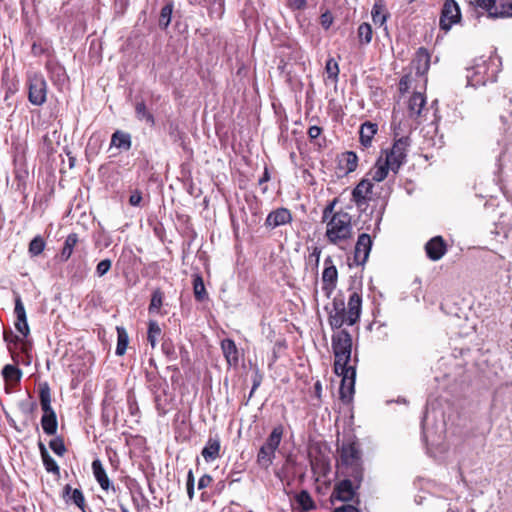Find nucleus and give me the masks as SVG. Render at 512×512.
I'll list each match as a JSON object with an SVG mask.
<instances>
[{"instance_id":"40","label":"nucleus","mask_w":512,"mask_h":512,"mask_svg":"<svg viewBox=\"0 0 512 512\" xmlns=\"http://www.w3.org/2000/svg\"><path fill=\"white\" fill-rule=\"evenodd\" d=\"M2 376L6 382H19L22 373L16 366L7 364L2 369Z\"/></svg>"},{"instance_id":"12","label":"nucleus","mask_w":512,"mask_h":512,"mask_svg":"<svg viewBox=\"0 0 512 512\" xmlns=\"http://www.w3.org/2000/svg\"><path fill=\"white\" fill-rule=\"evenodd\" d=\"M342 377L340 385V398L342 402L349 403L355 392L356 367L343 368L335 372Z\"/></svg>"},{"instance_id":"13","label":"nucleus","mask_w":512,"mask_h":512,"mask_svg":"<svg viewBox=\"0 0 512 512\" xmlns=\"http://www.w3.org/2000/svg\"><path fill=\"white\" fill-rule=\"evenodd\" d=\"M324 270L322 272V290L325 296L329 298L336 288L338 272L336 267L332 263L331 257H327L324 261Z\"/></svg>"},{"instance_id":"54","label":"nucleus","mask_w":512,"mask_h":512,"mask_svg":"<svg viewBox=\"0 0 512 512\" xmlns=\"http://www.w3.org/2000/svg\"><path fill=\"white\" fill-rule=\"evenodd\" d=\"M142 201V193L139 190H135L129 197V204L131 206H139Z\"/></svg>"},{"instance_id":"59","label":"nucleus","mask_w":512,"mask_h":512,"mask_svg":"<svg viewBox=\"0 0 512 512\" xmlns=\"http://www.w3.org/2000/svg\"><path fill=\"white\" fill-rule=\"evenodd\" d=\"M270 180V173L268 171V168L265 167L262 177L259 179L258 183L259 185H262L265 182H268Z\"/></svg>"},{"instance_id":"37","label":"nucleus","mask_w":512,"mask_h":512,"mask_svg":"<svg viewBox=\"0 0 512 512\" xmlns=\"http://www.w3.org/2000/svg\"><path fill=\"white\" fill-rule=\"evenodd\" d=\"M128 343L129 337L126 330L122 327H117V346L115 351L116 355H124L127 350Z\"/></svg>"},{"instance_id":"39","label":"nucleus","mask_w":512,"mask_h":512,"mask_svg":"<svg viewBox=\"0 0 512 512\" xmlns=\"http://www.w3.org/2000/svg\"><path fill=\"white\" fill-rule=\"evenodd\" d=\"M41 426L47 435H54L57 432L56 414L43 415L41 418Z\"/></svg>"},{"instance_id":"25","label":"nucleus","mask_w":512,"mask_h":512,"mask_svg":"<svg viewBox=\"0 0 512 512\" xmlns=\"http://www.w3.org/2000/svg\"><path fill=\"white\" fill-rule=\"evenodd\" d=\"M378 131V125L370 121L364 122L359 131L360 143L363 147L368 148L372 145V140Z\"/></svg>"},{"instance_id":"51","label":"nucleus","mask_w":512,"mask_h":512,"mask_svg":"<svg viewBox=\"0 0 512 512\" xmlns=\"http://www.w3.org/2000/svg\"><path fill=\"white\" fill-rule=\"evenodd\" d=\"M111 266L112 261L110 259L101 260L96 266V275L98 277L104 276L111 269Z\"/></svg>"},{"instance_id":"41","label":"nucleus","mask_w":512,"mask_h":512,"mask_svg":"<svg viewBox=\"0 0 512 512\" xmlns=\"http://www.w3.org/2000/svg\"><path fill=\"white\" fill-rule=\"evenodd\" d=\"M163 292L157 288L151 295V301L148 307L149 313H158L163 305Z\"/></svg>"},{"instance_id":"45","label":"nucleus","mask_w":512,"mask_h":512,"mask_svg":"<svg viewBox=\"0 0 512 512\" xmlns=\"http://www.w3.org/2000/svg\"><path fill=\"white\" fill-rule=\"evenodd\" d=\"M45 249V241L41 236L34 237L29 243V253L32 256H38Z\"/></svg>"},{"instance_id":"33","label":"nucleus","mask_w":512,"mask_h":512,"mask_svg":"<svg viewBox=\"0 0 512 512\" xmlns=\"http://www.w3.org/2000/svg\"><path fill=\"white\" fill-rule=\"evenodd\" d=\"M39 398L41 408L44 412L43 415L56 414L51 406V394L50 389L47 385L40 388Z\"/></svg>"},{"instance_id":"34","label":"nucleus","mask_w":512,"mask_h":512,"mask_svg":"<svg viewBox=\"0 0 512 512\" xmlns=\"http://www.w3.org/2000/svg\"><path fill=\"white\" fill-rule=\"evenodd\" d=\"M193 292L195 299L199 302H202L208 298V293L206 291L203 278L199 274L193 276Z\"/></svg>"},{"instance_id":"21","label":"nucleus","mask_w":512,"mask_h":512,"mask_svg":"<svg viewBox=\"0 0 512 512\" xmlns=\"http://www.w3.org/2000/svg\"><path fill=\"white\" fill-rule=\"evenodd\" d=\"M46 69L48 71L50 79L56 85H62L67 80V73L65 68L57 61L49 60L46 63Z\"/></svg>"},{"instance_id":"7","label":"nucleus","mask_w":512,"mask_h":512,"mask_svg":"<svg viewBox=\"0 0 512 512\" xmlns=\"http://www.w3.org/2000/svg\"><path fill=\"white\" fill-rule=\"evenodd\" d=\"M409 146L410 138L401 137L394 141L390 149L382 151L384 164L388 165L394 174H397L401 166L406 163Z\"/></svg>"},{"instance_id":"24","label":"nucleus","mask_w":512,"mask_h":512,"mask_svg":"<svg viewBox=\"0 0 512 512\" xmlns=\"http://www.w3.org/2000/svg\"><path fill=\"white\" fill-rule=\"evenodd\" d=\"M62 497L66 503H74L81 511H84L85 498L83 492L80 489H72L70 485H65L63 488Z\"/></svg>"},{"instance_id":"44","label":"nucleus","mask_w":512,"mask_h":512,"mask_svg":"<svg viewBox=\"0 0 512 512\" xmlns=\"http://www.w3.org/2000/svg\"><path fill=\"white\" fill-rule=\"evenodd\" d=\"M161 335V328L156 321H150L148 326L147 339L151 346L154 348L157 344V339Z\"/></svg>"},{"instance_id":"15","label":"nucleus","mask_w":512,"mask_h":512,"mask_svg":"<svg viewBox=\"0 0 512 512\" xmlns=\"http://www.w3.org/2000/svg\"><path fill=\"white\" fill-rule=\"evenodd\" d=\"M14 314L16 316V321L14 323L15 329L23 338H27L30 334V328L27 322L25 307L19 295L15 298Z\"/></svg>"},{"instance_id":"27","label":"nucleus","mask_w":512,"mask_h":512,"mask_svg":"<svg viewBox=\"0 0 512 512\" xmlns=\"http://www.w3.org/2000/svg\"><path fill=\"white\" fill-rule=\"evenodd\" d=\"M358 157L355 152L347 151L339 156V169L345 174L354 172L357 169Z\"/></svg>"},{"instance_id":"62","label":"nucleus","mask_w":512,"mask_h":512,"mask_svg":"<svg viewBox=\"0 0 512 512\" xmlns=\"http://www.w3.org/2000/svg\"><path fill=\"white\" fill-rule=\"evenodd\" d=\"M38 446H39L41 458L49 454L45 445L42 442H39Z\"/></svg>"},{"instance_id":"58","label":"nucleus","mask_w":512,"mask_h":512,"mask_svg":"<svg viewBox=\"0 0 512 512\" xmlns=\"http://www.w3.org/2000/svg\"><path fill=\"white\" fill-rule=\"evenodd\" d=\"M334 512H360L355 506L353 505H342L334 510Z\"/></svg>"},{"instance_id":"31","label":"nucleus","mask_w":512,"mask_h":512,"mask_svg":"<svg viewBox=\"0 0 512 512\" xmlns=\"http://www.w3.org/2000/svg\"><path fill=\"white\" fill-rule=\"evenodd\" d=\"M135 115L139 121H144L150 127H153L155 125V118L153 114L147 109V106L144 101L136 102Z\"/></svg>"},{"instance_id":"29","label":"nucleus","mask_w":512,"mask_h":512,"mask_svg":"<svg viewBox=\"0 0 512 512\" xmlns=\"http://www.w3.org/2000/svg\"><path fill=\"white\" fill-rule=\"evenodd\" d=\"M132 141L129 133L117 130L111 136V146H114L121 150H129L131 148Z\"/></svg>"},{"instance_id":"64","label":"nucleus","mask_w":512,"mask_h":512,"mask_svg":"<svg viewBox=\"0 0 512 512\" xmlns=\"http://www.w3.org/2000/svg\"><path fill=\"white\" fill-rule=\"evenodd\" d=\"M186 484H192L194 485V476H193V472L192 470H189L188 471V474H187V483Z\"/></svg>"},{"instance_id":"11","label":"nucleus","mask_w":512,"mask_h":512,"mask_svg":"<svg viewBox=\"0 0 512 512\" xmlns=\"http://www.w3.org/2000/svg\"><path fill=\"white\" fill-rule=\"evenodd\" d=\"M460 20L461 11L457 2L455 0H445L440 15V28L447 32Z\"/></svg>"},{"instance_id":"61","label":"nucleus","mask_w":512,"mask_h":512,"mask_svg":"<svg viewBox=\"0 0 512 512\" xmlns=\"http://www.w3.org/2000/svg\"><path fill=\"white\" fill-rule=\"evenodd\" d=\"M187 486V494L190 500L194 497V485L192 484H186Z\"/></svg>"},{"instance_id":"23","label":"nucleus","mask_w":512,"mask_h":512,"mask_svg":"<svg viewBox=\"0 0 512 512\" xmlns=\"http://www.w3.org/2000/svg\"><path fill=\"white\" fill-rule=\"evenodd\" d=\"M92 470L96 481L103 490L107 491L109 489H112L113 491H115V487L111 484L106 474V471L99 459H95L92 462Z\"/></svg>"},{"instance_id":"2","label":"nucleus","mask_w":512,"mask_h":512,"mask_svg":"<svg viewBox=\"0 0 512 512\" xmlns=\"http://www.w3.org/2000/svg\"><path fill=\"white\" fill-rule=\"evenodd\" d=\"M361 308L362 297L356 291H353L349 296L347 310L344 299L335 297L328 317L331 328L340 329L345 323L354 325L360 318Z\"/></svg>"},{"instance_id":"53","label":"nucleus","mask_w":512,"mask_h":512,"mask_svg":"<svg viewBox=\"0 0 512 512\" xmlns=\"http://www.w3.org/2000/svg\"><path fill=\"white\" fill-rule=\"evenodd\" d=\"M291 10H304L307 7V0H285Z\"/></svg>"},{"instance_id":"14","label":"nucleus","mask_w":512,"mask_h":512,"mask_svg":"<svg viewBox=\"0 0 512 512\" xmlns=\"http://www.w3.org/2000/svg\"><path fill=\"white\" fill-rule=\"evenodd\" d=\"M426 98L420 92H415L408 101V114L409 117L420 123L425 118L428 109L425 107Z\"/></svg>"},{"instance_id":"47","label":"nucleus","mask_w":512,"mask_h":512,"mask_svg":"<svg viewBox=\"0 0 512 512\" xmlns=\"http://www.w3.org/2000/svg\"><path fill=\"white\" fill-rule=\"evenodd\" d=\"M325 71L328 79H331L332 81H337L339 75V66L334 58L327 59Z\"/></svg>"},{"instance_id":"38","label":"nucleus","mask_w":512,"mask_h":512,"mask_svg":"<svg viewBox=\"0 0 512 512\" xmlns=\"http://www.w3.org/2000/svg\"><path fill=\"white\" fill-rule=\"evenodd\" d=\"M296 501L303 511H310L316 508L314 500L306 490H302L297 494Z\"/></svg>"},{"instance_id":"16","label":"nucleus","mask_w":512,"mask_h":512,"mask_svg":"<svg viewBox=\"0 0 512 512\" xmlns=\"http://www.w3.org/2000/svg\"><path fill=\"white\" fill-rule=\"evenodd\" d=\"M371 247L372 239L370 235L367 233L360 234L358 236L354 251V261L358 265H363L368 260Z\"/></svg>"},{"instance_id":"57","label":"nucleus","mask_w":512,"mask_h":512,"mask_svg":"<svg viewBox=\"0 0 512 512\" xmlns=\"http://www.w3.org/2000/svg\"><path fill=\"white\" fill-rule=\"evenodd\" d=\"M320 255H321V249L318 248V247H314L313 251L310 253L309 255V261L310 262H314L316 266H318L319 264V259H320Z\"/></svg>"},{"instance_id":"36","label":"nucleus","mask_w":512,"mask_h":512,"mask_svg":"<svg viewBox=\"0 0 512 512\" xmlns=\"http://www.w3.org/2000/svg\"><path fill=\"white\" fill-rule=\"evenodd\" d=\"M371 16L376 25L382 26L387 20L388 13L382 3L376 2L372 7Z\"/></svg>"},{"instance_id":"30","label":"nucleus","mask_w":512,"mask_h":512,"mask_svg":"<svg viewBox=\"0 0 512 512\" xmlns=\"http://www.w3.org/2000/svg\"><path fill=\"white\" fill-rule=\"evenodd\" d=\"M512 17V1L498 0L495 1L491 18Z\"/></svg>"},{"instance_id":"22","label":"nucleus","mask_w":512,"mask_h":512,"mask_svg":"<svg viewBox=\"0 0 512 512\" xmlns=\"http://www.w3.org/2000/svg\"><path fill=\"white\" fill-rule=\"evenodd\" d=\"M413 65L416 70V74L423 76L430 68V54L427 49L420 47L413 60Z\"/></svg>"},{"instance_id":"26","label":"nucleus","mask_w":512,"mask_h":512,"mask_svg":"<svg viewBox=\"0 0 512 512\" xmlns=\"http://www.w3.org/2000/svg\"><path fill=\"white\" fill-rule=\"evenodd\" d=\"M221 349L229 366H236L239 361V356L235 342L231 339H224L221 342Z\"/></svg>"},{"instance_id":"19","label":"nucleus","mask_w":512,"mask_h":512,"mask_svg":"<svg viewBox=\"0 0 512 512\" xmlns=\"http://www.w3.org/2000/svg\"><path fill=\"white\" fill-rule=\"evenodd\" d=\"M384 163L383 155H380L375 165L367 173L366 179H370L372 183L383 181L388 176L389 171H391L390 167Z\"/></svg>"},{"instance_id":"48","label":"nucleus","mask_w":512,"mask_h":512,"mask_svg":"<svg viewBox=\"0 0 512 512\" xmlns=\"http://www.w3.org/2000/svg\"><path fill=\"white\" fill-rule=\"evenodd\" d=\"M338 201V198H334L326 204L322 211L321 221L328 220L331 216L338 215V210H335Z\"/></svg>"},{"instance_id":"9","label":"nucleus","mask_w":512,"mask_h":512,"mask_svg":"<svg viewBox=\"0 0 512 512\" xmlns=\"http://www.w3.org/2000/svg\"><path fill=\"white\" fill-rule=\"evenodd\" d=\"M374 184L370 179L363 178L352 190L351 201L361 212L366 211L368 202L372 200Z\"/></svg>"},{"instance_id":"52","label":"nucleus","mask_w":512,"mask_h":512,"mask_svg":"<svg viewBox=\"0 0 512 512\" xmlns=\"http://www.w3.org/2000/svg\"><path fill=\"white\" fill-rule=\"evenodd\" d=\"M495 1L496 0H473L472 3L487 11L488 16L491 17Z\"/></svg>"},{"instance_id":"8","label":"nucleus","mask_w":512,"mask_h":512,"mask_svg":"<svg viewBox=\"0 0 512 512\" xmlns=\"http://www.w3.org/2000/svg\"><path fill=\"white\" fill-rule=\"evenodd\" d=\"M28 100L35 106H41L47 99V83L38 73H32L27 78Z\"/></svg>"},{"instance_id":"50","label":"nucleus","mask_w":512,"mask_h":512,"mask_svg":"<svg viewBox=\"0 0 512 512\" xmlns=\"http://www.w3.org/2000/svg\"><path fill=\"white\" fill-rule=\"evenodd\" d=\"M49 446L52 449V451L58 456H63L64 453L66 452L64 442L60 438L52 439L49 442Z\"/></svg>"},{"instance_id":"32","label":"nucleus","mask_w":512,"mask_h":512,"mask_svg":"<svg viewBox=\"0 0 512 512\" xmlns=\"http://www.w3.org/2000/svg\"><path fill=\"white\" fill-rule=\"evenodd\" d=\"M78 243V235L76 233L69 234L64 242V246L60 253V259L62 262L68 261L71 257L75 246Z\"/></svg>"},{"instance_id":"60","label":"nucleus","mask_w":512,"mask_h":512,"mask_svg":"<svg viewBox=\"0 0 512 512\" xmlns=\"http://www.w3.org/2000/svg\"><path fill=\"white\" fill-rule=\"evenodd\" d=\"M260 383H261V376L259 374H256L253 379V386H252L250 395H252L253 392L259 387Z\"/></svg>"},{"instance_id":"42","label":"nucleus","mask_w":512,"mask_h":512,"mask_svg":"<svg viewBox=\"0 0 512 512\" xmlns=\"http://www.w3.org/2000/svg\"><path fill=\"white\" fill-rule=\"evenodd\" d=\"M88 270L89 269L85 262H79L78 264L73 262L71 264V277L73 280L81 281L87 276Z\"/></svg>"},{"instance_id":"3","label":"nucleus","mask_w":512,"mask_h":512,"mask_svg":"<svg viewBox=\"0 0 512 512\" xmlns=\"http://www.w3.org/2000/svg\"><path fill=\"white\" fill-rule=\"evenodd\" d=\"M501 61L496 56L480 57L467 68L466 79L469 86H484L488 82H495L500 71Z\"/></svg>"},{"instance_id":"49","label":"nucleus","mask_w":512,"mask_h":512,"mask_svg":"<svg viewBox=\"0 0 512 512\" xmlns=\"http://www.w3.org/2000/svg\"><path fill=\"white\" fill-rule=\"evenodd\" d=\"M42 461H43V465H44L45 469L47 470V472H51L56 475H59L60 468H59L58 464L56 463V461L50 456V454L42 457Z\"/></svg>"},{"instance_id":"17","label":"nucleus","mask_w":512,"mask_h":512,"mask_svg":"<svg viewBox=\"0 0 512 512\" xmlns=\"http://www.w3.org/2000/svg\"><path fill=\"white\" fill-rule=\"evenodd\" d=\"M292 221V214L289 209L281 207L271 211L265 220V226L275 229Z\"/></svg>"},{"instance_id":"1","label":"nucleus","mask_w":512,"mask_h":512,"mask_svg":"<svg viewBox=\"0 0 512 512\" xmlns=\"http://www.w3.org/2000/svg\"><path fill=\"white\" fill-rule=\"evenodd\" d=\"M325 224V238L328 243L345 249L353 239L354 231L352 216L343 209L338 210V215L331 216L328 220L321 221Z\"/></svg>"},{"instance_id":"46","label":"nucleus","mask_w":512,"mask_h":512,"mask_svg":"<svg viewBox=\"0 0 512 512\" xmlns=\"http://www.w3.org/2000/svg\"><path fill=\"white\" fill-rule=\"evenodd\" d=\"M173 11L172 4H166L162 7L159 17V26L161 28H167L171 22V15Z\"/></svg>"},{"instance_id":"5","label":"nucleus","mask_w":512,"mask_h":512,"mask_svg":"<svg viewBox=\"0 0 512 512\" xmlns=\"http://www.w3.org/2000/svg\"><path fill=\"white\" fill-rule=\"evenodd\" d=\"M341 464L346 467L347 476L355 481L362 482L363 467L361 460V452L355 443L343 444L340 449Z\"/></svg>"},{"instance_id":"55","label":"nucleus","mask_w":512,"mask_h":512,"mask_svg":"<svg viewBox=\"0 0 512 512\" xmlns=\"http://www.w3.org/2000/svg\"><path fill=\"white\" fill-rule=\"evenodd\" d=\"M322 132V128L317 125H312L308 129V136L311 140L317 139Z\"/></svg>"},{"instance_id":"56","label":"nucleus","mask_w":512,"mask_h":512,"mask_svg":"<svg viewBox=\"0 0 512 512\" xmlns=\"http://www.w3.org/2000/svg\"><path fill=\"white\" fill-rule=\"evenodd\" d=\"M213 479L210 475L204 474L198 481V489H204L212 483Z\"/></svg>"},{"instance_id":"43","label":"nucleus","mask_w":512,"mask_h":512,"mask_svg":"<svg viewBox=\"0 0 512 512\" xmlns=\"http://www.w3.org/2000/svg\"><path fill=\"white\" fill-rule=\"evenodd\" d=\"M161 349L168 361H175L177 359V352L175 345L170 338H165L162 342Z\"/></svg>"},{"instance_id":"35","label":"nucleus","mask_w":512,"mask_h":512,"mask_svg":"<svg viewBox=\"0 0 512 512\" xmlns=\"http://www.w3.org/2000/svg\"><path fill=\"white\" fill-rule=\"evenodd\" d=\"M357 36L360 45H368L373 37L371 25L366 22L361 23L357 29Z\"/></svg>"},{"instance_id":"6","label":"nucleus","mask_w":512,"mask_h":512,"mask_svg":"<svg viewBox=\"0 0 512 512\" xmlns=\"http://www.w3.org/2000/svg\"><path fill=\"white\" fill-rule=\"evenodd\" d=\"M283 434L284 427L281 424L275 426L265 443L260 447L256 462L261 468L268 469L273 464L275 453L282 441Z\"/></svg>"},{"instance_id":"20","label":"nucleus","mask_w":512,"mask_h":512,"mask_svg":"<svg viewBox=\"0 0 512 512\" xmlns=\"http://www.w3.org/2000/svg\"><path fill=\"white\" fill-rule=\"evenodd\" d=\"M221 443L219 437H209L201 455L206 462H212L220 456Z\"/></svg>"},{"instance_id":"18","label":"nucleus","mask_w":512,"mask_h":512,"mask_svg":"<svg viewBox=\"0 0 512 512\" xmlns=\"http://www.w3.org/2000/svg\"><path fill=\"white\" fill-rule=\"evenodd\" d=\"M425 251L430 260L438 261L445 255L447 245L441 236H435L425 244Z\"/></svg>"},{"instance_id":"4","label":"nucleus","mask_w":512,"mask_h":512,"mask_svg":"<svg viewBox=\"0 0 512 512\" xmlns=\"http://www.w3.org/2000/svg\"><path fill=\"white\" fill-rule=\"evenodd\" d=\"M332 349L335 356V372L343 370V368L356 367L355 364H350L352 361V337L348 331L343 329L333 334Z\"/></svg>"},{"instance_id":"10","label":"nucleus","mask_w":512,"mask_h":512,"mask_svg":"<svg viewBox=\"0 0 512 512\" xmlns=\"http://www.w3.org/2000/svg\"><path fill=\"white\" fill-rule=\"evenodd\" d=\"M362 482H357L353 478L341 480L336 483L331 495L332 501L339 500L348 502L354 499L357 494V490L360 488Z\"/></svg>"},{"instance_id":"63","label":"nucleus","mask_w":512,"mask_h":512,"mask_svg":"<svg viewBox=\"0 0 512 512\" xmlns=\"http://www.w3.org/2000/svg\"><path fill=\"white\" fill-rule=\"evenodd\" d=\"M314 389H315V393H316L317 397H320L321 391H322V385H321L320 381H317L314 384Z\"/></svg>"},{"instance_id":"28","label":"nucleus","mask_w":512,"mask_h":512,"mask_svg":"<svg viewBox=\"0 0 512 512\" xmlns=\"http://www.w3.org/2000/svg\"><path fill=\"white\" fill-rule=\"evenodd\" d=\"M3 339L7 344L9 351H12V345H17L18 343H21V350L25 353H27L28 349L30 348V343L26 340V338H21L20 336L14 334L11 329L4 330Z\"/></svg>"}]
</instances>
